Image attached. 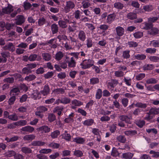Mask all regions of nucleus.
<instances>
[{
  "label": "nucleus",
  "mask_w": 159,
  "mask_h": 159,
  "mask_svg": "<svg viewBox=\"0 0 159 159\" xmlns=\"http://www.w3.org/2000/svg\"><path fill=\"white\" fill-rule=\"evenodd\" d=\"M20 92V90L18 87H16L13 88L10 91V94L11 96L12 93H15L16 94H18V93Z\"/></svg>",
  "instance_id": "obj_45"
},
{
  "label": "nucleus",
  "mask_w": 159,
  "mask_h": 159,
  "mask_svg": "<svg viewBox=\"0 0 159 159\" xmlns=\"http://www.w3.org/2000/svg\"><path fill=\"white\" fill-rule=\"evenodd\" d=\"M46 22V19L44 17H40L38 19V24L39 26H41L45 24Z\"/></svg>",
  "instance_id": "obj_24"
},
{
  "label": "nucleus",
  "mask_w": 159,
  "mask_h": 159,
  "mask_svg": "<svg viewBox=\"0 0 159 159\" xmlns=\"http://www.w3.org/2000/svg\"><path fill=\"white\" fill-rule=\"evenodd\" d=\"M79 39L82 41H84L86 39V36L83 30H80L79 34Z\"/></svg>",
  "instance_id": "obj_25"
},
{
  "label": "nucleus",
  "mask_w": 159,
  "mask_h": 159,
  "mask_svg": "<svg viewBox=\"0 0 159 159\" xmlns=\"http://www.w3.org/2000/svg\"><path fill=\"white\" fill-rule=\"evenodd\" d=\"M16 125L24 126L27 124V122L25 120H20L18 122L15 123Z\"/></svg>",
  "instance_id": "obj_49"
},
{
  "label": "nucleus",
  "mask_w": 159,
  "mask_h": 159,
  "mask_svg": "<svg viewBox=\"0 0 159 159\" xmlns=\"http://www.w3.org/2000/svg\"><path fill=\"white\" fill-rule=\"evenodd\" d=\"M114 7L118 10L122 9L124 7L123 4L120 2H116L114 4Z\"/></svg>",
  "instance_id": "obj_21"
},
{
  "label": "nucleus",
  "mask_w": 159,
  "mask_h": 159,
  "mask_svg": "<svg viewBox=\"0 0 159 159\" xmlns=\"http://www.w3.org/2000/svg\"><path fill=\"white\" fill-rule=\"evenodd\" d=\"M16 99V97L13 95L9 99L8 102L9 105H11L14 104Z\"/></svg>",
  "instance_id": "obj_64"
},
{
  "label": "nucleus",
  "mask_w": 159,
  "mask_h": 159,
  "mask_svg": "<svg viewBox=\"0 0 159 159\" xmlns=\"http://www.w3.org/2000/svg\"><path fill=\"white\" fill-rule=\"evenodd\" d=\"M49 147H51L53 148H58L60 146V144L58 143H52L49 144L48 145Z\"/></svg>",
  "instance_id": "obj_58"
},
{
  "label": "nucleus",
  "mask_w": 159,
  "mask_h": 159,
  "mask_svg": "<svg viewBox=\"0 0 159 159\" xmlns=\"http://www.w3.org/2000/svg\"><path fill=\"white\" fill-rule=\"evenodd\" d=\"M158 80L154 78H151L147 79L146 81L147 84H154L157 83Z\"/></svg>",
  "instance_id": "obj_15"
},
{
  "label": "nucleus",
  "mask_w": 159,
  "mask_h": 159,
  "mask_svg": "<svg viewBox=\"0 0 159 159\" xmlns=\"http://www.w3.org/2000/svg\"><path fill=\"white\" fill-rule=\"evenodd\" d=\"M125 134L127 136L134 135L137 134V131L135 130H127L125 132Z\"/></svg>",
  "instance_id": "obj_30"
},
{
  "label": "nucleus",
  "mask_w": 159,
  "mask_h": 159,
  "mask_svg": "<svg viewBox=\"0 0 159 159\" xmlns=\"http://www.w3.org/2000/svg\"><path fill=\"white\" fill-rule=\"evenodd\" d=\"M37 110L42 112H45L48 110V108L45 106H40L37 108Z\"/></svg>",
  "instance_id": "obj_57"
},
{
  "label": "nucleus",
  "mask_w": 159,
  "mask_h": 159,
  "mask_svg": "<svg viewBox=\"0 0 159 159\" xmlns=\"http://www.w3.org/2000/svg\"><path fill=\"white\" fill-rule=\"evenodd\" d=\"M35 136L34 134H30L26 135L23 137V139L25 141H31L35 139Z\"/></svg>",
  "instance_id": "obj_11"
},
{
  "label": "nucleus",
  "mask_w": 159,
  "mask_h": 159,
  "mask_svg": "<svg viewBox=\"0 0 159 159\" xmlns=\"http://www.w3.org/2000/svg\"><path fill=\"white\" fill-rule=\"evenodd\" d=\"M130 51L129 50L125 51L123 52L122 56L124 58L128 59L130 57Z\"/></svg>",
  "instance_id": "obj_42"
},
{
  "label": "nucleus",
  "mask_w": 159,
  "mask_h": 159,
  "mask_svg": "<svg viewBox=\"0 0 159 159\" xmlns=\"http://www.w3.org/2000/svg\"><path fill=\"white\" fill-rule=\"evenodd\" d=\"M60 134V132L58 130L54 131L51 134V136L53 139L57 138L58 136Z\"/></svg>",
  "instance_id": "obj_38"
},
{
  "label": "nucleus",
  "mask_w": 159,
  "mask_h": 159,
  "mask_svg": "<svg viewBox=\"0 0 159 159\" xmlns=\"http://www.w3.org/2000/svg\"><path fill=\"white\" fill-rule=\"evenodd\" d=\"M45 143L43 141L39 140H34L31 143V145L33 146H43Z\"/></svg>",
  "instance_id": "obj_12"
},
{
  "label": "nucleus",
  "mask_w": 159,
  "mask_h": 159,
  "mask_svg": "<svg viewBox=\"0 0 159 159\" xmlns=\"http://www.w3.org/2000/svg\"><path fill=\"white\" fill-rule=\"evenodd\" d=\"M72 104L75 105V106L79 107L83 105V103L76 99H75L71 102Z\"/></svg>",
  "instance_id": "obj_35"
},
{
  "label": "nucleus",
  "mask_w": 159,
  "mask_h": 159,
  "mask_svg": "<svg viewBox=\"0 0 159 159\" xmlns=\"http://www.w3.org/2000/svg\"><path fill=\"white\" fill-rule=\"evenodd\" d=\"M4 50H8L12 52L15 51V48L11 43H9L8 44L6 45L3 47Z\"/></svg>",
  "instance_id": "obj_6"
},
{
  "label": "nucleus",
  "mask_w": 159,
  "mask_h": 159,
  "mask_svg": "<svg viewBox=\"0 0 159 159\" xmlns=\"http://www.w3.org/2000/svg\"><path fill=\"white\" fill-rule=\"evenodd\" d=\"M90 84L93 85L98 83L99 80L98 78H93L90 80Z\"/></svg>",
  "instance_id": "obj_56"
},
{
  "label": "nucleus",
  "mask_w": 159,
  "mask_h": 159,
  "mask_svg": "<svg viewBox=\"0 0 159 159\" xmlns=\"http://www.w3.org/2000/svg\"><path fill=\"white\" fill-rule=\"evenodd\" d=\"M85 140L83 138L77 137L74 139V141L77 143H83Z\"/></svg>",
  "instance_id": "obj_41"
},
{
  "label": "nucleus",
  "mask_w": 159,
  "mask_h": 159,
  "mask_svg": "<svg viewBox=\"0 0 159 159\" xmlns=\"http://www.w3.org/2000/svg\"><path fill=\"white\" fill-rule=\"evenodd\" d=\"M39 131H43L45 133H47L49 132L50 131V128L48 126H42L39 128Z\"/></svg>",
  "instance_id": "obj_22"
},
{
  "label": "nucleus",
  "mask_w": 159,
  "mask_h": 159,
  "mask_svg": "<svg viewBox=\"0 0 159 159\" xmlns=\"http://www.w3.org/2000/svg\"><path fill=\"white\" fill-rule=\"evenodd\" d=\"M21 151L23 152L25 154L30 153L32 152L31 149L30 148L26 147H22Z\"/></svg>",
  "instance_id": "obj_26"
},
{
  "label": "nucleus",
  "mask_w": 159,
  "mask_h": 159,
  "mask_svg": "<svg viewBox=\"0 0 159 159\" xmlns=\"http://www.w3.org/2000/svg\"><path fill=\"white\" fill-rule=\"evenodd\" d=\"M148 113L151 115H157L159 113V108H152L150 110Z\"/></svg>",
  "instance_id": "obj_18"
},
{
  "label": "nucleus",
  "mask_w": 159,
  "mask_h": 159,
  "mask_svg": "<svg viewBox=\"0 0 159 159\" xmlns=\"http://www.w3.org/2000/svg\"><path fill=\"white\" fill-rule=\"evenodd\" d=\"M42 56L43 59L46 61H49L51 58V56L48 53H42Z\"/></svg>",
  "instance_id": "obj_28"
},
{
  "label": "nucleus",
  "mask_w": 159,
  "mask_h": 159,
  "mask_svg": "<svg viewBox=\"0 0 159 159\" xmlns=\"http://www.w3.org/2000/svg\"><path fill=\"white\" fill-rule=\"evenodd\" d=\"M135 58L138 60H143L146 59V56L143 54H138L134 56Z\"/></svg>",
  "instance_id": "obj_37"
},
{
  "label": "nucleus",
  "mask_w": 159,
  "mask_h": 159,
  "mask_svg": "<svg viewBox=\"0 0 159 159\" xmlns=\"http://www.w3.org/2000/svg\"><path fill=\"white\" fill-rule=\"evenodd\" d=\"M149 59L152 61L158 62L159 61V57L156 56H151L149 57Z\"/></svg>",
  "instance_id": "obj_51"
},
{
  "label": "nucleus",
  "mask_w": 159,
  "mask_h": 159,
  "mask_svg": "<svg viewBox=\"0 0 159 159\" xmlns=\"http://www.w3.org/2000/svg\"><path fill=\"white\" fill-rule=\"evenodd\" d=\"M53 72L52 71L48 72L44 75V77L46 79H50L52 78L53 75Z\"/></svg>",
  "instance_id": "obj_55"
},
{
  "label": "nucleus",
  "mask_w": 159,
  "mask_h": 159,
  "mask_svg": "<svg viewBox=\"0 0 159 159\" xmlns=\"http://www.w3.org/2000/svg\"><path fill=\"white\" fill-rule=\"evenodd\" d=\"M115 75L117 77H121L123 76L124 74L122 71H118L115 72Z\"/></svg>",
  "instance_id": "obj_62"
},
{
  "label": "nucleus",
  "mask_w": 159,
  "mask_h": 159,
  "mask_svg": "<svg viewBox=\"0 0 159 159\" xmlns=\"http://www.w3.org/2000/svg\"><path fill=\"white\" fill-rule=\"evenodd\" d=\"M153 6L151 5H147L143 6V9L146 11L150 12L153 9Z\"/></svg>",
  "instance_id": "obj_16"
},
{
  "label": "nucleus",
  "mask_w": 159,
  "mask_h": 159,
  "mask_svg": "<svg viewBox=\"0 0 159 159\" xmlns=\"http://www.w3.org/2000/svg\"><path fill=\"white\" fill-rule=\"evenodd\" d=\"M145 76L144 73H140L137 75L135 76L136 79L137 80H140L143 79Z\"/></svg>",
  "instance_id": "obj_53"
},
{
  "label": "nucleus",
  "mask_w": 159,
  "mask_h": 159,
  "mask_svg": "<svg viewBox=\"0 0 159 159\" xmlns=\"http://www.w3.org/2000/svg\"><path fill=\"white\" fill-rule=\"evenodd\" d=\"M94 63V61L91 59H85L83 61L80 65L82 66V68L86 69L93 66Z\"/></svg>",
  "instance_id": "obj_2"
},
{
  "label": "nucleus",
  "mask_w": 159,
  "mask_h": 159,
  "mask_svg": "<svg viewBox=\"0 0 159 159\" xmlns=\"http://www.w3.org/2000/svg\"><path fill=\"white\" fill-rule=\"evenodd\" d=\"M8 118L9 119L13 121H16L18 120V117L16 114L8 116Z\"/></svg>",
  "instance_id": "obj_44"
},
{
  "label": "nucleus",
  "mask_w": 159,
  "mask_h": 159,
  "mask_svg": "<svg viewBox=\"0 0 159 159\" xmlns=\"http://www.w3.org/2000/svg\"><path fill=\"white\" fill-rule=\"evenodd\" d=\"M2 57L3 58V62L5 63L7 61V58L10 57V53L8 52H2L1 53Z\"/></svg>",
  "instance_id": "obj_13"
},
{
  "label": "nucleus",
  "mask_w": 159,
  "mask_h": 159,
  "mask_svg": "<svg viewBox=\"0 0 159 159\" xmlns=\"http://www.w3.org/2000/svg\"><path fill=\"white\" fill-rule=\"evenodd\" d=\"M27 60L30 61H35L37 57V55L35 54H31L29 57H26Z\"/></svg>",
  "instance_id": "obj_31"
},
{
  "label": "nucleus",
  "mask_w": 159,
  "mask_h": 159,
  "mask_svg": "<svg viewBox=\"0 0 159 159\" xmlns=\"http://www.w3.org/2000/svg\"><path fill=\"white\" fill-rule=\"evenodd\" d=\"M16 19V23L17 25H20L24 23L25 20V18L23 15H18Z\"/></svg>",
  "instance_id": "obj_4"
},
{
  "label": "nucleus",
  "mask_w": 159,
  "mask_h": 159,
  "mask_svg": "<svg viewBox=\"0 0 159 159\" xmlns=\"http://www.w3.org/2000/svg\"><path fill=\"white\" fill-rule=\"evenodd\" d=\"M133 156L134 154L128 152L123 153L122 155V157L125 159H131Z\"/></svg>",
  "instance_id": "obj_20"
},
{
  "label": "nucleus",
  "mask_w": 159,
  "mask_h": 159,
  "mask_svg": "<svg viewBox=\"0 0 159 159\" xmlns=\"http://www.w3.org/2000/svg\"><path fill=\"white\" fill-rule=\"evenodd\" d=\"M102 97V90L100 89L97 90L96 95V98L97 99H100Z\"/></svg>",
  "instance_id": "obj_48"
},
{
  "label": "nucleus",
  "mask_w": 159,
  "mask_h": 159,
  "mask_svg": "<svg viewBox=\"0 0 159 159\" xmlns=\"http://www.w3.org/2000/svg\"><path fill=\"white\" fill-rule=\"evenodd\" d=\"M75 6V4L73 2L71 1H67L64 8L65 12L66 13L69 12L70 11V9H73Z\"/></svg>",
  "instance_id": "obj_3"
},
{
  "label": "nucleus",
  "mask_w": 159,
  "mask_h": 159,
  "mask_svg": "<svg viewBox=\"0 0 159 159\" xmlns=\"http://www.w3.org/2000/svg\"><path fill=\"white\" fill-rule=\"evenodd\" d=\"M37 66L35 63H31L27 64L26 67H24L22 69V74L28 75L32 72L31 69L34 68Z\"/></svg>",
  "instance_id": "obj_1"
},
{
  "label": "nucleus",
  "mask_w": 159,
  "mask_h": 159,
  "mask_svg": "<svg viewBox=\"0 0 159 159\" xmlns=\"http://www.w3.org/2000/svg\"><path fill=\"white\" fill-rule=\"evenodd\" d=\"M156 49L155 48H148L146 50V52L147 53L154 54L156 52Z\"/></svg>",
  "instance_id": "obj_60"
},
{
  "label": "nucleus",
  "mask_w": 159,
  "mask_h": 159,
  "mask_svg": "<svg viewBox=\"0 0 159 159\" xmlns=\"http://www.w3.org/2000/svg\"><path fill=\"white\" fill-rule=\"evenodd\" d=\"M64 56L63 53L61 51L58 52L55 55V59L57 61L60 60Z\"/></svg>",
  "instance_id": "obj_23"
},
{
  "label": "nucleus",
  "mask_w": 159,
  "mask_h": 159,
  "mask_svg": "<svg viewBox=\"0 0 159 159\" xmlns=\"http://www.w3.org/2000/svg\"><path fill=\"white\" fill-rule=\"evenodd\" d=\"M48 119L49 121L51 122L53 121L56 119L55 115L52 113H50L48 114Z\"/></svg>",
  "instance_id": "obj_43"
},
{
  "label": "nucleus",
  "mask_w": 159,
  "mask_h": 159,
  "mask_svg": "<svg viewBox=\"0 0 159 159\" xmlns=\"http://www.w3.org/2000/svg\"><path fill=\"white\" fill-rule=\"evenodd\" d=\"M83 152L79 150H75L74 152V155L78 157H81L83 156Z\"/></svg>",
  "instance_id": "obj_32"
},
{
  "label": "nucleus",
  "mask_w": 159,
  "mask_h": 159,
  "mask_svg": "<svg viewBox=\"0 0 159 159\" xmlns=\"http://www.w3.org/2000/svg\"><path fill=\"white\" fill-rule=\"evenodd\" d=\"M119 118L121 121H125L127 123L129 124L130 123V119H132V116H130L129 117H128L126 115H122L119 116Z\"/></svg>",
  "instance_id": "obj_5"
},
{
  "label": "nucleus",
  "mask_w": 159,
  "mask_h": 159,
  "mask_svg": "<svg viewBox=\"0 0 159 159\" xmlns=\"http://www.w3.org/2000/svg\"><path fill=\"white\" fill-rule=\"evenodd\" d=\"M115 19L114 15V14H110L107 16V22L111 24Z\"/></svg>",
  "instance_id": "obj_36"
},
{
  "label": "nucleus",
  "mask_w": 159,
  "mask_h": 159,
  "mask_svg": "<svg viewBox=\"0 0 159 159\" xmlns=\"http://www.w3.org/2000/svg\"><path fill=\"white\" fill-rule=\"evenodd\" d=\"M58 24L60 26L63 28H65L67 27V25L66 23V22L62 20H59L58 22Z\"/></svg>",
  "instance_id": "obj_61"
},
{
  "label": "nucleus",
  "mask_w": 159,
  "mask_h": 159,
  "mask_svg": "<svg viewBox=\"0 0 159 159\" xmlns=\"http://www.w3.org/2000/svg\"><path fill=\"white\" fill-rule=\"evenodd\" d=\"M53 92L56 94H63L65 93V90L63 88H60L54 89Z\"/></svg>",
  "instance_id": "obj_19"
},
{
  "label": "nucleus",
  "mask_w": 159,
  "mask_h": 159,
  "mask_svg": "<svg viewBox=\"0 0 159 159\" xmlns=\"http://www.w3.org/2000/svg\"><path fill=\"white\" fill-rule=\"evenodd\" d=\"M154 65L152 64H146L143 67V69L144 70H150L153 69Z\"/></svg>",
  "instance_id": "obj_33"
},
{
  "label": "nucleus",
  "mask_w": 159,
  "mask_h": 159,
  "mask_svg": "<svg viewBox=\"0 0 159 159\" xmlns=\"http://www.w3.org/2000/svg\"><path fill=\"white\" fill-rule=\"evenodd\" d=\"M116 139L118 141L123 143H125L126 141V138L124 135H120L117 137Z\"/></svg>",
  "instance_id": "obj_27"
},
{
  "label": "nucleus",
  "mask_w": 159,
  "mask_h": 159,
  "mask_svg": "<svg viewBox=\"0 0 159 159\" xmlns=\"http://www.w3.org/2000/svg\"><path fill=\"white\" fill-rule=\"evenodd\" d=\"M127 17L131 20H135L137 18V15L136 13L130 12L127 14Z\"/></svg>",
  "instance_id": "obj_9"
},
{
  "label": "nucleus",
  "mask_w": 159,
  "mask_h": 159,
  "mask_svg": "<svg viewBox=\"0 0 159 159\" xmlns=\"http://www.w3.org/2000/svg\"><path fill=\"white\" fill-rule=\"evenodd\" d=\"M13 10V6L10 4H8V6L7 7L2 9V11L4 13L8 14L10 13Z\"/></svg>",
  "instance_id": "obj_8"
},
{
  "label": "nucleus",
  "mask_w": 159,
  "mask_h": 159,
  "mask_svg": "<svg viewBox=\"0 0 159 159\" xmlns=\"http://www.w3.org/2000/svg\"><path fill=\"white\" fill-rule=\"evenodd\" d=\"M61 103L63 104H67L70 102V99L66 97H63L61 98Z\"/></svg>",
  "instance_id": "obj_29"
},
{
  "label": "nucleus",
  "mask_w": 159,
  "mask_h": 159,
  "mask_svg": "<svg viewBox=\"0 0 159 159\" xmlns=\"http://www.w3.org/2000/svg\"><path fill=\"white\" fill-rule=\"evenodd\" d=\"M36 78V76L34 75H30L28 76H26L25 78V80L30 81L34 80Z\"/></svg>",
  "instance_id": "obj_40"
},
{
  "label": "nucleus",
  "mask_w": 159,
  "mask_h": 159,
  "mask_svg": "<svg viewBox=\"0 0 159 159\" xmlns=\"http://www.w3.org/2000/svg\"><path fill=\"white\" fill-rule=\"evenodd\" d=\"M145 28L147 29L151 30H155L153 27V25L152 23H145Z\"/></svg>",
  "instance_id": "obj_54"
},
{
  "label": "nucleus",
  "mask_w": 159,
  "mask_h": 159,
  "mask_svg": "<svg viewBox=\"0 0 159 159\" xmlns=\"http://www.w3.org/2000/svg\"><path fill=\"white\" fill-rule=\"evenodd\" d=\"M135 106L138 107L145 108L147 107V104L145 103H143L142 102H137Z\"/></svg>",
  "instance_id": "obj_47"
},
{
  "label": "nucleus",
  "mask_w": 159,
  "mask_h": 159,
  "mask_svg": "<svg viewBox=\"0 0 159 159\" xmlns=\"http://www.w3.org/2000/svg\"><path fill=\"white\" fill-rule=\"evenodd\" d=\"M3 81L4 82L12 84L14 82V79L13 77H8L4 79Z\"/></svg>",
  "instance_id": "obj_46"
},
{
  "label": "nucleus",
  "mask_w": 159,
  "mask_h": 159,
  "mask_svg": "<svg viewBox=\"0 0 159 159\" xmlns=\"http://www.w3.org/2000/svg\"><path fill=\"white\" fill-rule=\"evenodd\" d=\"M67 62L68 63V66L69 67H74L75 66L76 62L74 60L73 57H71V58L70 61H67Z\"/></svg>",
  "instance_id": "obj_17"
},
{
  "label": "nucleus",
  "mask_w": 159,
  "mask_h": 159,
  "mask_svg": "<svg viewBox=\"0 0 159 159\" xmlns=\"http://www.w3.org/2000/svg\"><path fill=\"white\" fill-rule=\"evenodd\" d=\"M128 44L129 47L135 48L137 47L138 45V43L134 41L129 42H128Z\"/></svg>",
  "instance_id": "obj_59"
},
{
  "label": "nucleus",
  "mask_w": 159,
  "mask_h": 159,
  "mask_svg": "<svg viewBox=\"0 0 159 159\" xmlns=\"http://www.w3.org/2000/svg\"><path fill=\"white\" fill-rule=\"evenodd\" d=\"M134 35L136 38H140L143 36V33L142 32L138 31L134 33Z\"/></svg>",
  "instance_id": "obj_63"
},
{
  "label": "nucleus",
  "mask_w": 159,
  "mask_h": 159,
  "mask_svg": "<svg viewBox=\"0 0 159 159\" xmlns=\"http://www.w3.org/2000/svg\"><path fill=\"white\" fill-rule=\"evenodd\" d=\"M64 108L63 107L57 106L55 107L53 110L54 112H57V114L60 116L62 113L61 111H63Z\"/></svg>",
  "instance_id": "obj_14"
},
{
  "label": "nucleus",
  "mask_w": 159,
  "mask_h": 159,
  "mask_svg": "<svg viewBox=\"0 0 159 159\" xmlns=\"http://www.w3.org/2000/svg\"><path fill=\"white\" fill-rule=\"evenodd\" d=\"M94 122V120L92 119H88L84 122L83 124L86 126H89L91 125Z\"/></svg>",
  "instance_id": "obj_34"
},
{
  "label": "nucleus",
  "mask_w": 159,
  "mask_h": 159,
  "mask_svg": "<svg viewBox=\"0 0 159 159\" xmlns=\"http://www.w3.org/2000/svg\"><path fill=\"white\" fill-rule=\"evenodd\" d=\"M34 127L29 125L23 127L20 129L21 132L23 131L28 133H32L34 131Z\"/></svg>",
  "instance_id": "obj_7"
},
{
  "label": "nucleus",
  "mask_w": 159,
  "mask_h": 159,
  "mask_svg": "<svg viewBox=\"0 0 159 159\" xmlns=\"http://www.w3.org/2000/svg\"><path fill=\"white\" fill-rule=\"evenodd\" d=\"M62 135V138L68 141L70 140L71 137L70 134L64 133Z\"/></svg>",
  "instance_id": "obj_50"
},
{
  "label": "nucleus",
  "mask_w": 159,
  "mask_h": 159,
  "mask_svg": "<svg viewBox=\"0 0 159 159\" xmlns=\"http://www.w3.org/2000/svg\"><path fill=\"white\" fill-rule=\"evenodd\" d=\"M50 89L48 85H45L43 90L41 91V93L44 96H46L49 93Z\"/></svg>",
  "instance_id": "obj_10"
},
{
  "label": "nucleus",
  "mask_w": 159,
  "mask_h": 159,
  "mask_svg": "<svg viewBox=\"0 0 159 159\" xmlns=\"http://www.w3.org/2000/svg\"><path fill=\"white\" fill-rule=\"evenodd\" d=\"M16 152L14 151H9L5 153V156L7 157H11L14 156Z\"/></svg>",
  "instance_id": "obj_39"
},
{
  "label": "nucleus",
  "mask_w": 159,
  "mask_h": 159,
  "mask_svg": "<svg viewBox=\"0 0 159 159\" xmlns=\"http://www.w3.org/2000/svg\"><path fill=\"white\" fill-rule=\"evenodd\" d=\"M149 153L151 154H152V157L156 158H157L159 157V152H156L153 150H151L150 151Z\"/></svg>",
  "instance_id": "obj_52"
}]
</instances>
